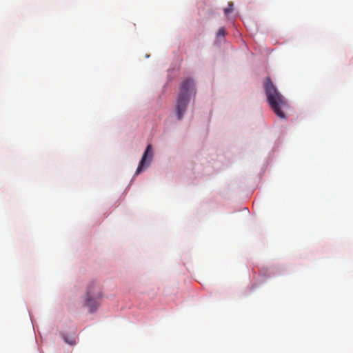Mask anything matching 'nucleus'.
Returning <instances> with one entry per match:
<instances>
[{"label": "nucleus", "mask_w": 353, "mask_h": 353, "mask_svg": "<svg viewBox=\"0 0 353 353\" xmlns=\"http://www.w3.org/2000/svg\"><path fill=\"white\" fill-rule=\"evenodd\" d=\"M268 102L274 114L280 119H286L285 112L288 109L289 105L285 97L279 92L273 85L270 77H268L263 83Z\"/></svg>", "instance_id": "nucleus-1"}, {"label": "nucleus", "mask_w": 353, "mask_h": 353, "mask_svg": "<svg viewBox=\"0 0 353 353\" xmlns=\"http://www.w3.org/2000/svg\"><path fill=\"white\" fill-rule=\"evenodd\" d=\"M194 81L190 78L183 80L179 87V94L176 105V113L179 120H181L186 111L190 97L195 94Z\"/></svg>", "instance_id": "nucleus-2"}, {"label": "nucleus", "mask_w": 353, "mask_h": 353, "mask_svg": "<svg viewBox=\"0 0 353 353\" xmlns=\"http://www.w3.org/2000/svg\"><path fill=\"white\" fill-rule=\"evenodd\" d=\"M101 296L99 288L96 283L90 284L88 288L84 306L87 307L90 312H94L99 305V301Z\"/></svg>", "instance_id": "nucleus-3"}, {"label": "nucleus", "mask_w": 353, "mask_h": 353, "mask_svg": "<svg viewBox=\"0 0 353 353\" xmlns=\"http://www.w3.org/2000/svg\"><path fill=\"white\" fill-rule=\"evenodd\" d=\"M152 158V145L149 144L147 146L146 150L143 154L141 161L139 162V164L135 172L136 175H138L139 173H141L145 166H148L150 165Z\"/></svg>", "instance_id": "nucleus-4"}, {"label": "nucleus", "mask_w": 353, "mask_h": 353, "mask_svg": "<svg viewBox=\"0 0 353 353\" xmlns=\"http://www.w3.org/2000/svg\"><path fill=\"white\" fill-rule=\"evenodd\" d=\"M63 338L64 341L70 345H73L76 343L75 339L73 337L69 338L66 335H63Z\"/></svg>", "instance_id": "nucleus-5"}, {"label": "nucleus", "mask_w": 353, "mask_h": 353, "mask_svg": "<svg viewBox=\"0 0 353 353\" xmlns=\"http://www.w3.org/2000/svg\"><path fill=\"white\" fill-rule=\"evenodd\" d=\"M233 10V3L229 2L228 6L224 10V13L226 16H228Z\"/></svg>", "instance_id": "nucleus-6"}, {"label": "nucleus", "mask_w": 353, "mask_h": 353, "mask_svg": "<svg viewBox=\"0 0 353 353\" xmlns=\"http://www.w3.org/2000/svg\"><path fill=\"white\" fill-rule=\"evenodd\" d=\"M225 34V30L223 28H221L218 32H217V34H216V37H224Z\"/></svg>", "instance_id": "nucleus-7"}]
</instances>
